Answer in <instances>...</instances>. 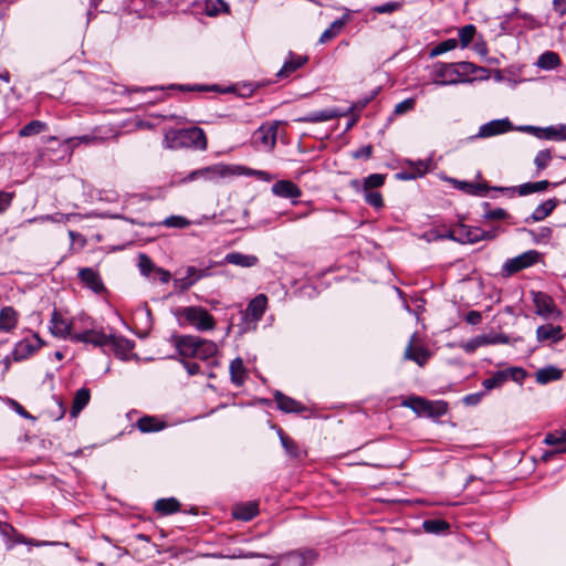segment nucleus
Instances as JSON below:
<instances>
[{"label":"nucleus","mask_w":566,"mask_h":566,"mask_svg":"<svg viewBox=\"0 0 566 566\" xmlns=\"http://www.w3.org/2000/svg\"><path fill=\"white\" fill-rule=\"evenodd\" d=\"M169 343L176 349V354L169 356L170 359H177V357L193 358L207 361L210 368L219 366V361L216 358L218 347L212 340L195 335L172 333L169 337Z\"/></svg>","instance_id":"nucleus-1"},{"label":"nucleus","mask_w":566,"mask_h":566,"mask_svg":"<svg viewBox=\"0 0 566 566\" xmlns=\"http://www.w3.org/2000/svg\"><path fill=\"white\" fill-rule=\"evenodd\" d=\"M400 406L412 410L416 417L429 419L437 424H443L441 417L446 416L450 409L447 400H430L417 394L401 396Z\"/></svg>","instance_id":"nucleus-2"},{"label":"nucleus","mask_w":566,"mask_h":566,"mask_svg":"<svg viewBox=\"0 0 566 566\" xmlns=\"http://www.w3.org/2000/svg\"><path fill=\"white\" fill-rule=\"evenodd\" d=\"M230 178H233V164L217 163L191 170L188 174L176 172L172 175L169 185L179 187L196 180L219 184L221 180Z\"/></svg>","instance_id":"nucleus-3"},{"label":"nucleus","mask_w":566,"mask_h":566,"mask_svg":"<svg viewBox=\"0 0 566 566\" xmlns=\"http://www.w3.org/2000/svg\"><path fill=\"white\" fill-rule=\"evenodd\" d=\"M207 144L206 133L198 126L171 129L164 137V147L169 149L191 148L195 150H206Z\"/></svg>","instance_id":"nucleus-4"},{"label":"nucleus","mask_w":566,"mask_h":566,"mask_svg":"<svg viewBox=\"0 0 566 566\" xmlns=\"http://www.w3.org/2000/svg\"><path fill=\"white\" fill-rule=\"evenodd\" d=\"M174 315L180 327L190 325L198 332H209L216 328V319L209 311L200 305L177 307Z\"/></svg>","instance_id":"nucleus-5"},{"label":"nucleus","mask_w":566,"mask_h":566,"mask_svg":"<svg viewBox=\"0 0 566 566\" xmlns=\"http://www.w3.org/2000/svg\"><path fill=\"white\" fill-rule=\"evenodd\" d=\"M0 537L2 538L7 551H12L17 545H30L34 547L70 546L67 542H49L28 538L21 534L12 524L6 521H0Z\"/></svg>","instance_id":"nucleus-6"},{"label":"nucleus","mask_w":566,"mask_h":566,"mask_svg":"<svg viewBox=\"0 0 566 566\" xmlns=\"http://www.w3.org/2000/svg\"><path fill=\"white\" fill-rule=\"evenodd\" d=\"M544 262V254L535 249L524 251L513 258H509L501 266V276L507 279L514 274Z\"/></svg>","instance_id":"nucleus-7"},{"label":"nucleus","mask_w":566,"mask_h":566,"mask_svg":"<svg viewBox=\"0 0 566 566\" xmlns=\"http://www.w3.org/2000/svg\"><path fill=\"white\" fill-rule=\"evenodd\" d=\"M432 83L437 86L472 84L475 82V78H471V76H462V73L458 70L455 62L438 61L432 65Z\"/></svg>","instance_id":"nucleus-8"},{"label":"nucleus","mask_w":566,"mask_h":566,"mask_svg":"<svg viewBox=\"0 0 566 566\" xmlns=\"http://www.w3.org/2000/svg\"><path fill=\"white\" fill-rule=\"evenodd\" d=\"M319 556L316 548L304 546L276 555L269 566H314Z\"/></svg>","instance_id":"nucleus-9"},{"label":"nucleus","mask_w":566,"mask_h":566,"mask_svg":"<svg viewBox=\"0 0 566 566\" xmlns=\"http://www.w3.org/2000/svg\"><path fill=\"white\" fill-rule=\"evenodd\" d=\"M515 125L507 117L494 118L480 125L476 134L471 135L464 139H460V144L473 143L476 139H486L495 136L504 135L514 132Z\"/></svg>","instance_id":"nucleus-10"},{"label":"nucleus","mask_w":566,"mask_h":566,"mask_svg":"<svg viewBox=\"0 0 566 566\" xmlns=\"http://www.w3.org/2000/svg\"><path fill=\"white\" fill-rule=\"evenodd\" d=\"M517 342H523L522 336H516L513 339L503 333H483L480 335H475L465 342V344H461V348L469 355L473 354L478 348L490 345H515Z\"/></svg>","instance_id":"nucleus-11"},{"label":"nucleus","mask_w":566,"mask_h":566,"mask_svg":"<svg viewBox=\"0 0 566 566\" xmlns=\"http://www.w3.org/2000/svg\"><path fill=\"white\" fill-rule=\"evenodd\" d=\"M346 116V129H349L354 126V102H350L345 111H342L338 107H329L319 111H312L303 116L296 117L294 122L297 123H323L331 120L333 118Z\"/></svg>","instance_id":"nucleus-12"},{"label":"nucleus","mask_w":566,"mask_h":566,"mask_svg":"<svg viewBox=\"0 0 566 566\" xmlns=\"http://www.w3.org/2000/svg\"><path fill=\"white\" fill-rule=\"evenodd\" d=\"M34 343L28 338L21 339L14 344L11 352L13 361H22L32 356L38 349L45 345V342L41 338L39 333H33Z\"/></svg>","instance_id":"nucleus-13"},{"label":"nucleus","mask_w":566,"mask_h":566,"mask_svg":"<svg viewBox=\"0 0 566 566\" xmlns=\"http://www.w3.org/2000/svg\"><path fill=\"white\" fill-rule=\"evenodd\" d=\"M112 339V335L105 334L102 329L96 331L93 328L85 329L80 333H74L72 336H70V340L72 343H83V344H91L94 347H105L108 346Z\"/></svg>","instance_id":"nucleus-14"},{"label":"nucleus","mask_w":566,"mask_h":566,"mask_svg":"<svg viewBox=\"0 0 566 566\" xmlns=\"http://www.w3.org/2000/svg\"><path fill=\"white\" fill-rule=\"evenodd\" d=\"M431 163V158L426 160L417 159H406V164L409 165V169H401L400 171L395 174V179L399 181H410L416 180L418 178H422L428 171V164Z\"/></svg>","instance_id":"nucleus-15"},{"label":"nucleus","mask_w":566,"mask_h":566,"mask_svg":"<svg viewBox=\"0 0 566 566\" xmlns=\"http://www.w3.org/2000/svg\"><path fill=\"white\" fill-rule=\"evenodd\" d=\"M279 120L263 123L252 135L254 143H260L265 148L272 150L276 144Z\"/></svg>","instance_id":"nucleus-16"},{"label":"nucleus","mask_w":566,"mask_h":566,"mask_svg":"<svg viewBox=\"0 0 566 566\" xmlns=\"http://www.w3.org/2000/svg\"><path fill=\"white\" fill-rule=\"evenodd\" d=\"M77 276L83 285L95 294H102L107 291L99 272L93 268H81Z\"/></svg>","instance_id":"nucleus-17"},{"label":"nucleus","mask_w":566,"mask_h":566,"mask_svg":"<svg viewBox=\"0 0 566 566\" xmlns=\"http://www.w3.org/2000/svg\"><path fill=\"white\" fill-rule=\"evenodd\" d=\"M272 193L275 197L291 199L292 205H297V198L302 196L301 188L292 180L281 179L272 185Z\"/></svg>","instance_id":"nucleus-18"},{"label":"nucleus","mask_w":566,"mask_h":566,"mask_svg":"<svg viewBox=\"0 0 566 566\" xmlns=\"http://www.w3.org/2000/svg\"><path fill=\"white\" fill-rule=\"evenodd\" d=\"M530 294L535 306V314L543 319H548L549 313L555 306L554 298L543 291L531 290Z\"/></svg>","instance_id":"nucleus-19"},{"label":"nucleus","mask_w":566,"mask_h":566,"mask_svg":"<svg viewBox=\"0 0 566 566\" xmlns=\"http://www.w3.org/2000/svg\"><path fill=\"white\" fill-rule=\"evenodd\" d=\"M403 3V0L387 1L385 3L371 7L367 12H364L360 9H356V20L364 19L365 22H367L370 19H375L376 14H391L400 10Z\"/></svg>","instance_id":"nucleus-20"},{"label":"nucleus","mask_w":566,"mask_h":566,"mask_svg":"<svg viewBox=\"0 0 566 566\" xmlns=\"http://www.w3.org/2000/svg\"><path fill=\"white\" fill-rule=\"evenodd\" d=\"M308 62L307 55H298L293 51H289L282 67L276 72L275 76L279 80L289 77L292 73L303 67Z\"/></svg>","instance_id":"nucleus-21"},{"label":"nucleus","mask_w":566,"mask_h":566,"mask_svg":"<svg viewBox=\"0 0 566 566\" xmlns=\"http://www.w3.org/2000/svg\"><path fill=\"white\" fill-rule=\"evenodd\" d=\"M450 184L454 189L473 197L483 198L488 196L489 184L486 181L474 182L467 179L454 178L453 180H450Z\"/></svg>","instance_id":"nucleus-22"},{"label":"nucleus","mask_w":566,"mask_h":566,"mask_svg":"<svg viewBox=\"0 0 566 566\" xmlns=\"http://www.w3.org/2000/svg\"><path fill=\"white\" fill-rule=\"evenodd\" d=\"M566 184V178L560 181L552 182L547 179L536 180V181H526L521 185H517V195L521 197L530 196L533 193H542L546 191L549 187L556 188L560 185Z\"/></svg>","instance_id":"nucleus-23"},{"label":"nucleus","mask_w":566,"mask_h":566,"mask_svg":"<svg viewBox=\"0 0 566 566\" xmlns=\"http://www.w3.org/2000/svg\"><path fill=\"white\" fill-rule=\"evenodd\" d=\"M165 90H176L180 92H192V84H169L167 86L163 85H155V86H132L129 88V92L132 93H156V96L154 97V101H161L164 98V91ZM149 102H153V99H149Z\"/></svg>","instance_id":"nucleus-24"},{"label":"nucleus","mask_w":566,"mask_h":566,"mask_svg":"<svg viewBox=\"0 0 566 566\" xmlns=\"http://www.w3.org/2000/svg\"><path fill=\"white\" fill-rule=\"evenodd\" d=\"M560 200L556 197L548 198L542 201L533 212L524 219L525 223H535L545 220L558 207Z\"/></svg>","instance_id":"nucleus-25"},{"label":"nucleus","mask_w":566,"mask_h":566,"mask_svg":"<svg viewBox=\"0 0 566 566\" xmlns=\"http://www.w3.org/2000/svg\"><path fill=\"white\" fill-rule=\"evenodd\" d=\"M112 339L109 346L112 347L114 355L117 359L122 361H127L130 359V352L135 347V342L126 338L123 335L111 334Z\"/></svg>","instance_id":"nucleus-26"},{"label":"nucleus","mask_w":566,"mask_h":566,"mask_svg":"<svg viewBox=\"0 0 566 566\" xmlns=\"http://www.w3.org/2000/svg\"><path fill=\"white\" fill-rule=\"evenodd\" d=\"M274 400L276 402L277 409L284 413H302L307 408L298 400L286 396L280 390H275Z\"/></svg>","instance_id":"nucleus-27"},{"label":"nucleus","mask_w":566,"mask_h":566,"mask_svg":"<svg viewBox=\"0 0 566 566\" xmlns=\"http://www.w3.org/2000/svg\"><path fill=\"white\" fill-rule=\"evenodd\" d=\"M563 327L560 325L543 324L536 328V340L538 343H545L547 340L551 344H558L564 339Z\"/></svg>","instance_id":"nucleus-28"},{"label":"nucleus","mask_w":566,"mask_h":566,"mask_svg":"<svg viewBox=\"0 0 566 566\" xmlns=\"http://www.w3.org/2000/svg\"><path fill=\"white\" fill-rule=\"evenodd\" d=\"M49 331L52 336L63 339H70V336L73 335L71 333V323L66 322L55 307L51 314Z\"/></svg>","instance_id":"nucleus-29"},{"label":"nucleus","mask_w":566,"mask_h":566,"mask_svg":"<svg viewBox=\"0 0 566 566\" xmlns=\"http://www.w3.org/2000/svg\"><path fill=\"white\" fill-rule=\"evenodd\" d=\"M564 370L559 368L557 365L547 364L541 368H538L534 373L536 384L541 386L548 385L554 381H558L563 378Z\"/></svg>","instance_id":"nucleus-30"},{"label":"nucleus","mask_w":566,"mask_h":566,"mask_svg":"<svg viewBox=\"0 0 566 566\" xmlns=\"http://www.w3.org/2000/svg\"><path fill=\"white\" fill-rule=\"evenodd\" d=\"M259 258L254 254H244L242 252L233 251L224 255V258L218 262V265L233 264L241 268H252L256 265Z\"/></svg>","instance_id":"nucleus-31"},{"label":"nucleus","mask_w":566,"mask_h":566,"mask_svg":"<svg viewBox=\"0 0 566 566\" xmlns=\"http://www.w3.org/2000/svg\"><path fill=\"white\" fill-rule=\"evenodd\" d=\"M268 306V297L264 294L254 296L247 305L244 312L248 313L251 321L259 323L263 317Z\"/></svg>","instance_id":"nucleus-32"},{"label":"nucleus","mask_w":566,"mask_h":566,"mask_svg":"<svg viewBox=\"0 0 566 566\" xmlns=\"http://www.w3.org/2000/svg\"><path fill=\"white\" fill-rule=\"evenodd\" d=\"M382 90L381 85H378L370 90L368 93L360 95L356 98V123L360 117V113L366 108L367 105L371 104L373 108H379V102L375 101L376 96Z\"/></svg>","instance_id":"nucleus-33"},{"label":"nucleus","mask_w":566,"mask_h":566,"mask_svg":"<svg viewBox=\"0 0 566 566\" xmlns=\"http://www.w3.org/2000/svg\"><path fill=\"white\" fill-rule=\"evenodd\" d=\"M18 321L19 313L12 306L0 308V332L10 333L17 327Z\"/></svg>","instance_id":"nucleus-34"},{"label":"nucleus","mask_w":566,"mask_h":566,"mask_svg":"<svg viewBox=\"0 0 566 566\" xmlns=\"http://www.w3.org/2000/svg\"><path fill=\"white\" fill-rule=\"evenodd\" d=\"M422 528L428 534L437 536L446 535L450 531V523L442 517L426 518Z\"/></svg>","instance_id":"nucleus-35"},{"label":"nucleus","mask_w":566,"mask_h":566,"mask_svg":"<svg viewBox=\"0 0 566 566\" xmlns=\"http://www.w3.org/2000/svg\"><path fill=\"white\" fill-rule=\"evenodd\" d=\"M560 63V57L555 51L546 50L538 55L534 65L543 71H553Z\"/></svg>","instance_id":"nucleus-36"},{"label":"nucleus","mask_w":566,"mask_h":566,"mask_svg":"<svg viewBox=\"0 0 566 566\" xmlns=\"http://www.w3.org/2000/svg\"><path fill=\"white\" fill-rule=\"evenodd\" d=\"M481 207L483 208V214H482L483 220H485V221L503 220V221H507V222L512 223L511 222L512 216L506 209L501 208V207L492 208V206L489 201H483L481 203Z\"/></svg>","instance_id":"nucleus-37"},{"label":"nucleus","mask_w":566,"mask_h":566,"mask_svg":"<svg viewBox=\"0 0 566 566\" xmlns=\"http://www.w3.org/2000/svg\"><path fill=\"white\" fill-rule=\"evenodd\" d=\"M180 502L174 496L161 497L155 502L154 510L161 516H168L180 511Z\"/></svg>","instance_id":"nucleus-38"},{"label":"nucleus","mask_w":566,"mask_h":566,"mask_svg":"<svg viewBox=\"0 0 566 566\" xmlns=\"http://www.w3.org/2000/svg\"><path fill=\"white\" fill-rule=\"evenodd\" d=\"M91 400V390L87 387H81L75 391L70 416L75 418L88 405Z\"/></svg>","instance_id":"nucleus-39"},{"label":"nucleus","mask_w":566,"mask_h":566,"mask_svg":"<svg viewBox=\"0 0 566 566\" xmlns=\"http://www.w3.org/2000/svg\"><path fill=\"white\" fill-rule=\"evenodd\" d=\"M229 371L231 382L237 387H241L247 377V368L241 357L238 356L231 360Z\"/></svg>","instance_id":"nucleus-40"},{"label":"nucleus","mask_w":566,"mask_h":566,"mask_svg":"<svg viewBox=\"0 0 566 566\" xmlns=\"http://www.w3.org/2000/svg\"><path fill=\"white\" fill-rule=\"evenodd\" d=\"M386 177V174L373 172L364 177L360 182L356 179V191L379 189L385 185Z\"/></svg>","instance_id":"nucleus-41"},{"label":"nucleus","mask_w":566,"mask_h":566,"mask_svg":"<svg viewBox=\"0 0 566 566\" xmlns=\"http://www.w3.org/2000/svg\"><path fill=\"white\" fill-rule=\"evenodd\" d=\"M136 427L143 433H154L161 431L166 423L154 416H143L137 420Z\"/></svg>","instance_id":"nucleus-42"},{"label":"nucleus","mask_w":566,"mask_h":566,"mask_svg":"<svg viewBox=\"0 0 566 566\" xmlns=\"http://www.w3.org/2000/svg\"><path fill=\"white\" fill-rule=\"evenodd\" d=\"M95 139L96 137L90 135L73 136L64 139L63 144L61 145V158L71 157L75 147H77L81 144H88Z\"/></svg>","instance_id":"nucleus-43"},{"label":"nucleus","mask_w":566,"mask_h":566,"mask_svg":"<svg viewBox=\"0 0 566 566\" xmlns=\"http://www.w3.org/2000/svg\"><path fill=\"white\" fill-rule=\"evenodd\" d=\"M350 10H347V12L342 15L340 18L334 20L331 25L321 34L318 43H327L332 39H334L336 35H338L344 28L346 23V18L349 15Z\"/></svg>","instance_id":"nucleus-44"},{"label":"nucleus","mask_w":566,"mask_h":566,"mask_svg":"<svg viewBox=\"0 0 566 566\" xmlns=\"http://www.w3.org/2000/svg\"><path fill=\"white\" fill-rule=\"evenodd\" d=\"M239 176L256 177L259 180L264 182H269L273 178V176L265 170L252 169L243 165L233 164V177Z\"/></svg>","instance_id":"nucleus-45"},{"label":"nucleus","mask_w":566,"mask_h":566,"mask_svg":"<svg viewBox=\"0 0 566 566\" xmlns=\"http://www.w3.org/2000/svg\"><path fill=\"white\" fill-rule=\"evenodd\" d=\"M459 244H475L478 243V226H469L464 222H459Z\"/></svg>","instance_id":"nucleus-46"},{"label":"nucleus","mask_w":566,"mask_h":566,"mask_svg":"<svg viewBox=\"0 0 566 566\" xmlns=\"http://www.w3.org/2000/svg\"><path fill=\"white\" fill-rule=\"evenodd\" d=\"M259 514L258 504L254 502H249L244 504H240L233 511V517L238 521L249 522L253 520Z\"/></svg>","instance_id":"nucleus-47"},{"label":"nucleus","mask_w":566,"mask_h":566,"mask_svg":"<svg viewBox=\"0 0 566 566\" xmlns=\"http://www.w3.org/2000/svg\"><path fill=\"white\" fill-rule=\"evenodd\" d=\"M542 140L566 142V124L544 126Z\"/></svg>","instance_id":"nucleus-48"},{"label":"nucleus","mask_w":566,"mask_h":566,"mask_svg":"<svg viewBox=\"0 0 566 566\" xmlns=\"http://www.w3.org/2000/svg\"><path fill=\"white\" fill-rule=\"evenodd\" d=\"M506 381V375L504 374V369L495 370L491 377L482 380V387L484 391L488 394L494 389H499L503 387Z\"/></svg>","instance_id":"nucleus-49"},{"label":"nucleus","mask_w":566,"mask_h":566,"mask_svg":"<svg viewBox=\"0 0 566 566\" xmlns=\"http://www.w3.org/2000/svg\"><path fill=\"white\" fill-rule=\"evenodd\" d=\"M476 34V27L472 23L464 24L458 29V46L462 50L470 48L473 36Z\"/></svg>","instance_id":"nucleus-50"},{"label":"nucleus","mask_w":566,"mask_h":566,"mask_svg":"<svg viewBox=\"0 0 566 566\" xmlns=\"http://www.w3.org/2000/svg\"><path fill=\"white\" fill-rule=\"evenodd\" d=\"M217 265H218V262H216V261H209V264L201 269H197L193 265H189L186 269V273L189 274V276L191 277L192 283L195 285L201 279L212 276L213 273L211 272V270H212V268H214Z\"/></svg>","instance_id":"nucleus-51"},{"label":"nucleus","mask_w":566,"mask_h":566,"mask_svg":"<svg viewBox=\"0 0 566 566\" xmlns=\"http://www.w3.org/2000/svg\"><path fill=\"white\" fill-rule=\"evenodd\" d=\"M413 336H415V334L411 336V338L407 345L403 357H405V359L415 361L418 366L422 367L429 358V352H428V349L420 347L419 353H417V354L412 353L411 348H412Z\"/></svg>","instance_id":"nucleus-52"},{"label":"nucleus","mask_w":566,"mask_h":566,"mask_svg":"<svg viewBox=\"0 0 566 566\" xmlns=\"http://www.w3.org/2000/svg\"><path fill=\"white\" fill-rule=\"evenodd\" d=\"M458 48V40L455 38H448L437 43L428 53L429 59H434L447 52L453 51Z\"/></svg>","instance_id":"nucleus-53"},{"label":"nucleus","mask_w":566,"mask_h":566,"mask_svg":"<svg viewBox=\"0 0 566 566\" xmlns=\"http://www.w3.org/2000/svg\"><path fill=\"white\" fill-rule=\"evenodd\" d=\"M205 12L208 17H217L220 13H229L230 4L226 0H206Z\"/></svg>","instance_id":"nucleus-54"},{"label":"nucleus","mask_w":566,"mask_h":566,"mask_svg":"<svg viewBox=\"0 0 566 566\" xmlns=\"http://www.w3.org/2000/svg\"><path fill=\"white\" fill-rule=\"evenodd\" d=\"M359 192L363 193L365 202L375 210H380L385 207L384 197L379 189H366Z\"/></svg>","instance_id":"nucleus-55"},{"label":"nucleus","mask_w":566,"mask_h":566,"mask_svg":"<svg viewBox=\"0 0 566 566\" xmlns=\"http://www.w3.org/2000/svg\"><path fill=\"white\" fill-rule=\"evenodd\" d=\"M285 453L295 460H303L306 458L307 452L297 444L291 437L289 439H283V443L281 444Z\"/></svg>","instance_id":"nucleus-56"},{"label":"nucleus","mask_w":566,"mask_h":566,"mask_svg":"<svg viewBox=\"0 0 566 566\" xmlns=\"http://www.w3.org/2000/svg\"><path fill=\"white\" fill-rule=\"evenodd\" d=\"M504 374L506 375V381H513L520 386L528 377L527 370L522 366H507L504 368Z\"/></svg>","instance_id":"nucleus-57"},{"label":"nucleus","mask_w":566,"mask_h":566,"mask_svg":"<svg viewBox=\"0 0 566 566\" xmlns=\"http://www.w3.org/2000/svg\"><path fill=\"white\" fill-rule=\"evenodd\" d=\"M139 272L143 276L150 280L151 275L155 273L157 265L151 260L149 255L146 253L140 252L138 254V263Z\"/></svg>","instance_id":"nucleus-58"},{"label":"nucleus","mask_w":566,"mask_h":566,"mask_svg":"<svg viewBox=\"0 0 566 566\" xmlns=\"http://www.w3.org/2000/svg\"><path fill=\"white\" fill-rule=\"evenodd\" d=\"M417 104V96H409L401 102L397 103L392 111V116H401L415 109Z\"/></svg>","instance_id":"nucleus-59"},{"label":"nucleus","mask_w":566,"mask_h":566,"mask_svg":"<svg viewBox=\"0 0 566 566\" xmlns=\"http://www.w3.org/2000/svg\"><path fill=\"white\" fill-rule=\"evenodd\" d=\"M45 123L33 119L25 124L20 130L19 136L20 137H29L40 134L45 128Z\"/></svg>","instance_id":"nucleus-60"},{"label":"nucleus","mask_w":566,"mask_h":566,"mask_svg":"<svg viewBox=\"0 0 566 566\" xmlns=\"http://www.w3.org/2000/svg\"><path fill=\"white\" fill-rule=\"evenodd\" d=\"M239 313L240 322L237 324V326L240 335L256 329L258 323L255 321H251V317H249L247 312L241 310Z\"/></svg>","instance_id":"nucleus-61"},{"label":"nucleus","mask_w":566,"mask_h":566,"mask_svg":"<svg viewBox=\"0 0 566 566\" xmlns=\"http://www.w3.org/2000/svg\"><path fill=\"white\" fill-rule=\"evenodd\" d=\"M552 160V151L551 149H542L537 153L534 158V165L538 171L547 168L549 161Z\"/></svg>","instance_id":"nucleus-62"},{"label":"nucleus","mask_w":566,"mask_h":566,"mask_svg":"<svg viewBox=\"0 0 566 566\" xmlns=\"http://www.w3.org/2000/svg\"><path fill=\"white\" fill-rule=\"evenodd\" d=\"M532 237V241L535 244L546 243L548 242L553 237V230L551 227L543 226L539 227L538 231L534 230V235Z\"/></svg>","instance_id":"nucleus-63"},{"label":"nucleus","mask_w":566,"mask_h":566,"mask_svg":"<svg viewBox=\"0 0 566 566\" xmlns=\"http://www.w3.org/2000/svg\"><path fill=\"white\" fill-rule=\"evenodd\" d=\"M565 442H566V430H563L559 433L558 432H548L543 440L544 444L551 446V447H555L559 443H565Z\"/></svg>","instance_id":"nucleus-64"}]
</instances>
